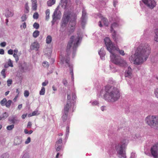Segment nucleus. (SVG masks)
<instances>
[{"instance_id":"a18cd8bd","label":"nucleus","mask_w":158,"mask_h":158,"mask_svg":"<svg viewBox=\"0 0 158 158\" xmlns=\"http://www.w3.org/2000/svg\"><path fill=\"white\" fill-rule=\"evenodd\" d=\"M6 70L5 69H3L2 70L1 72V74L2 75V76H3V77L4 78H5L6 77V74H5V72H6Z\"/></svg>"},{"instance_id":"39448f33","label":"nucleus","mask_w":158,"mask_h":158,"mask_svg":"<svg viewBox=\"0 0 158 158\" xmlns=\"http://www.w3.org/2000/svg\"><path fill=\"white\" fill-rule=\"evenodd\" d=\"M70 92H67V103L64 106V110H63V115L62 119L63 121L65 122L67 118L69 110L72 105L74 104V100L76 99V95L75 93H72V99H71V96L70 95Z\"/></svg>"},{"instance_id":"7ed1b4c3","label":"nucleus","mask_w":158,"mask_h":158,"mask_svg":"<svg viewBox=\"0 0 158 158\" xmlns=\"http://www.w3.org/2000/svg\"><path fill=\"white\" fill-rule=\"evenodd\" d=\"M98 95L103 97L108 102H114L119 99L120 94L119 90L117 88L108 85L105 87Z\"/></svg>"},{"instance_id":"58836bf2","label":"nucleus","mask_w":158,"mask_h":158,"mask_svg":"<svg viewBox=\"0 0 158 158\" xmlns=\"http://www.w3.org/2000/svg\"><path fill=\"white\" fill-rule=\"evenodd\" d=\"M14 127V126L13 124L8 126L6 127V129L7 130L11 131L12 130Z\"/></svg>"},{"instance_id":"de8ad7c7","label":"nucleus","mask_w":158,"mask_h":158,"mask_svg":"<svg viewBox=\"0 0 158 158\" xmlns=\"http://www.w3.org/2000/svg\"><path fill=\"white\" fill-rule=\"evenodd\" d=\"M9 155L7 154H4L0 156V158H8Z\"/></svg>"},{"instance_id":"6ab92c4d","label":"nucleus","mask_w":158,"mask_h":158,"mask_svg":"<svg viewBox=\"0 0 158 158\" xmlns=\"http://www.w3.org/2000/svg\"><path fill=\"white\" fill-rule=\"evenodd\" d=\"M31 50H37L39 48V44L37 42H35L31 44L30 47Z\"/></svg>"},{"instance_id":"4c0bfd02","label":"nucleus","mask_w":158,"mask_h":158,"mask_svg":"<svg viewBox=\"0 0 158 158\" xmlns=\"http://www.w3.org/2000/svg\"><path fill=\"white\" fill-rule=\"evenodd\" d=\"M6 101V98H4L0 101V104L2 106L5 105Z\"/></svg>"},{"instance_id":"393cba45","label":"nucleus","mask_w":158,"mask_h":158,"mask_svg":"<svg viewBox=\"0 0 158 158\" xmlns=\"http://www.w3.org/2000/svg\"><path fill=\"white\" fill-rule=\"evenodd\" d=\"M56 0H49L47 2L48 5L49 6H51L55 3Z\"/></svg>"},{"instance_id":"8fccbe9b","label":"nucleus","mask_w":158,"mask_h":158,"mask_svg":"<svg viewBox=\"0 0 158 158\" xmlns=\"http://www.w3.org/2000/svg\"><path fill=\"white\" fill-rule=\"evenodd\" d=\"M7 82L8 86H9L12 84V81L11 79H9L7 81Z\"/></svg>"},{"instance_id":"20e7f679","label":"nucleus","mask_w":158,"mask_h":158,"mask_svg":"<svg viewBox=\"0 0 158 158\" xmlns=\"http://www.w3.org/2000/svg\"><path fill=\"white\" fill-rule=\"evenodd\" d=\"M80 43V38L77 35H73L70 38L67 47L66 51L68 54L70 52H72L73 57L75 54L77 49Z\"/></svg>"},{"instance_id":"a878e982","label":"nucleus","mask_w":158,"mask_h":158,"mask_svg":"<svg viewBox=\"0 0 158 158\" xmlns=\"http://www.w3.org/2000/svg\"><path fill=\"white\" fill-rule=\"evenodd\" d=\"M52 40V37L49 35H48L46 38V42L48 44H49L51 43Z\"/></svg>"},{"instance_id":"603ef678","label":"nucleus","mask_w":158,"mask_h":158,"mask_svg":"<svg viewBox=\"0 0 158 158\" xmlns=\"http://www.w3.org/2000/svg\"><path fill=\"white\" fill-rule=\"evenodd\" d=\"M22 21L23 22L24 21L27 19V17L26 15H23L21 17Z\"/></svg>"},{"instance_id":"0eeeda50","label":"nucleus","mask_w":158,"mask_h":158,"mask_svg":"<svg viewBox=\"0 0 158 158\" xmlns=\"http://www.w3.org/2000/svg\"><path fill=\"white\" fill-rule=\"evenodd\" d=\"M145 121L151 127L158 129V116L148 115L145 118Z\"/></svg>"},{"instance_id":"a19ab883","label":"nucleus","mask_w":158,"mask_h":158,"mask_svg":"<svg viewBox=\"0 0 158 158\" xmlns=\"http://www.w3.org/2000/svg\"><path fill=\"white\" fill-rule=\"evenodd\" d=\"M155 34L154 40L155 41L158 42V31H156L155 32Z\"/></svg>"},{"instance_id":"6e6552de","label":"nucleus","mask_w":158,"mask_h":158,"mask_svg":"<svg viewBox=\"0 0 158 158\" xmlns=\"http://www.w3.org/2000/svg\"><path fill=\"white\" fill-rule=\"evenodd\" d=\"M125 147L118 144L115 147V148L120 158H126L125 156Z\"/></svg>"},{"instance_id":"5fc2aeb1","label":"nucleus","mask_w":158,"mask_h":158,"mask_svg":"<svg viewBox=\"0 0 158 158\" xmlns=\"http://www.w3.org/2000/svg\"><path fill=\"white\" fill-rule=\"evenodd\" d=\"M48 81H45L44 82H43L42 83V85L43 86H45L47 85L48 84Z\"/></svg>"},{"instance_id":"e433bc0d","label":"nucleus","mask_w":158,"mask_h":158,"mask_svg":"<svg viewBox=\"0 0 158 158\" xmlns=\"http://www.w3.org/2000/svg\"><path fill=\"white\" fill-rule=\"evenodd\" d=\"M55 148L56 151L57 152L59 151L60 150H61L62 148V145H55Z\"/></svg>"},{"instance_id":"aec40b11","label":"nucleus","mask_w":158,"mask_h":158,"mask_svg":"<svg viewBox=\"0 0 158 158\" xmlns=\"http://www.w3.org/2000/svg\"><path fill=\"white\" fill-rule=\"evenodd\" d=\"M98 54L99 55L101 59L102 60H104L105 59L104 56L106 54V52L104 50L103 48H102L100 49V51L98 52Z\"/></svg>"},{"instance_id":"2f4dec72","label":"nucleus","mask_w":158,"mask_h":158,"mask_svg":"<svg viewBox=\"0 0 158 158\" xmlns=\"http://www.w3.org/2000/svg\"><path fill=\"white\" fill-rule=\"evenodd\" d=\"M9 116V114L8 113L5 112L2 113V117L3 119L6 118Z\"/></svg>"},{"instance_id":"6e6d98bb","label":"nucleus","mask_w":158,"mask_h":158,"mask_svg":"<svg viewBox=\"0 0 158 158\" xmlns=\"http://www.w3.org/2000/svg\"><path fill=\"white\" fill-rule=\"evenodd\" d=\"M98 102L97 101H94L92 103V105L93 106L98 105Z\"/></svg>"},{"instance_id":"dca6fc26","label":"nucleus","mask_w":158,"mask_h":158,"mask_svg":"<svg viewBox=\"0 0 158 158\" xmlns=\"http://www.w3.org/2000/svg\"><path fill=\"white\" fill-rule=\"evenodd\" d=\"M125 76L126 77H127L129 78H131L132 76V70L129 66L128 67L127 69L125 71Z\"/></svg>"},{"instance_id":"f8f14e48","label":"nucleus","mask_w":158,"mask_h":158,"mask_svg":"<svg viewBox=\"0 0 158 158\" xmlns=\"http://www.w3.org/2000/svg\"><path fill=\"white\" fill-rule=\"evenodd\" d=\"M152 156L155 158L157 157L158 155V146L156 145H153L151 149Z\"/></svg>"},{"instance_id":"338daca9","label":"nucleus","mask_w":158,"mask_h":158,"mask_svg":"<svg viewBox=\"0 0 158 158\" xmlns=\"http://www.w3.org/2000/svg\"><path fill=\"white\" fill-rule=\"evenodd\" d=\"M63 83L65 85H67V81L65 79H64L63 80Z\"/></svg>"},{"instance_id":"79ce46f5","label":"nucleus","mask_w":158,"mask_h":158,"mask_svg":"<svg viewBox=\"0 0 158 158\" xmlns=\"http://www.w3.org/2000/svg\"><path fill=\"white\" fill-rule=\"evenodd\" d=\"M29 95V91L27 90H25L24 92V96L26 97H27Z\"/></svg>"},{"instance_id":"ea45409f","label":"nucleus","mask_w":158,"mask_h":158,"mask_svg":"<svg viewBox=\"0 0 158 158\" xmlns=\"http://www.w3.org/2000/svg\"><path fill=\"white\" fill-rule=\"evenodd\" d=\"M13 56L15 59V60L16 62L17 63L18 62V61H19V56L17 55V54H16L15 53H14L13 54Z\"/></svg>"},{"instance_id":"1a4fd4ad","label":"nucleus","mask_w":158,"mask_h":158,"mask_svg":"<svg viewBox=\"0 0 158 158\" xmlns=\"http://www.w3.org/2000/svg\"><path fill=\"white\" fill-rule=\"evenodd\" d=\"M63 62V64H64V63H66L68 65V67H70V73L72 75V79L73 81L74 80V76L73 73V69H72V65H71L69 64V58H67L66 59L65 58H63L61 60Z\"/></svg>"},{"instance_id":"69168bd1","label":"nucleus","mask_w":158,"mask_h":158,"mask_svg":"<svg viewBox=\"0 0 158 158\" xmlns=\"http://www.w3.org/2000/svg\"><path fill=\"white\" fill-rule=\"evenodd\" d=\"M4 51L3 49H0V54L3 55L4 54Z\"/></svg>"},{"instance_id":"ddd939ff","label":"nucleus","mask_w":158,"mask_h":158,"mask_svg":"<svg viewBox=\"0 0 158 158\" xmlns=\"http://www.w3.org/2000/svg\"><path fill=\"white\" fill-rule=\"evenodd\" d=\"M60 12L57 10H56L54 12L52 15V25H53L56 20L59 19L58 16L59 15Z\"/></svg>"},{"instance_id":"bb28decb","label":"nucleus","mask_w":158,"mask_h":158,"mask_svg":"<svg viewBox=\"0 0 158 158\" xmlns=\"http://www.w3.org/2000/svg\"><path fill=\"white\" fill-rule=\"evenodd\" d=\"M13 15V13L10 11L9 10L7 11L6 14L5 15V16L7 17L8 18L9 17L12 16Z\"/></svg>"},{"instance_id":"0e129e2a","label":"nucleus","mask_w":158,"mask_h":158,"mask_svg":"<svg viewBox=\"0 0 158 158\" xmlns=\"http://www.w3.org/2000/svg\"><path fill=\"white\" fill-rule=\"evenodd\" d=\"M118 3V1L117 0H114L113 1V5L114 7L116 6V5Z\"/></svg>"},{"instance_id":"f3484780","label":"nucleus","mask_w":158,"mask_h":158,"mask_svg":"<svg viewBox=\"0 0 158 158\" xmlns=\"http://www.w3.org/2000/svg\"><path fill=\"white\" fill-rule=\"evenodd\" d=\"M128 143L129 140L128 138L127 137H125L122 139L120 143L119 144L126 147Z\"/></svg>"},{"instance_id":"a211bd4d","label":"nucleus","mask_w":158,"mask_h":158,"mask_svg":"<svg viewBox=\"0 0 158 158\" xmlns=\"http://www.w3.org/2000/svg\"><path fill=\"white\" fill-rule=\"evenodd\" d=\"M99 26L100 27H102V24H101V23H102L104 25L106 26H107L108 25L109 23L107 19L105 18H102V19L101 21L99 22Z\"/></svg>"},{"instance_id":"423d86ee","label":"nucleus","mask_w":158,"mask_h":158,"mask_svg":"<svg viewBox=\"0 0 158 158\" xmlns=\"http://www.w3.org/2000/svg\"><path fill=\"white\" fill-rule=\"evenodd\" d=\"M75 16V19H76L77 15L74 13L70 12H65L63 15V17L61 22L60 31H64L66 29L69 21V23H71V20L73 18V16Z\"/></svg>"},{"instance_id":"13d9d810","label":"nucleus","mask_w":158,"mask_h":158,"mask_svg":"<svg viewBox=\"0 0 158 158\" xmlns=\"http://www.w3.org/2000/svg\"><path fill=\"white\" fill-rule=\"evenodd\" d=\"M23 27L24 29L26 28V24L25 22L23 23L22 25L21 26V27Z\"/></svg>"},{"instance_id":"680f3d73","label":"nucleus","mask_w":158,"mask_h":158,"mask_svg":"<svg viewBox=\"0 0 158 158\" xmlns=\"http://www.w3.org/2000/svg\"><path fill=\"white\" fill-rule=\"evenodd\" d=\"M66 135H68L69 133V127H66Z\"/></svg>"},{"instance_id":"052dcab7","label":"nucleus","mask_w":158,"mask_h":158,"mask_svg":"<svg viewBox=\"0 0 158 158\" xmlns=\"http://www.w3.org/2000/svg\"><path fill=\"white\" fill-rule=\"evenodd\" d=\"M135 153L134 152H132L131 154L130 158H135Z\"/></svg>"},{"instance_id":"c03bdc74","label":"nucleus","mask_w":158,"mask_h":158,"mask_svg":"<svg viewBox=\"0 0 158 158\" xmlns=\"http://www.w3.org/2000/svg\"><path fill=\"white\" fill-rule=\"evenodd\" d=\"M8 65L10 67H13L12 61L10 60V59H9L8 61Z\"/></svg>"},{"instance_id":"774afa93","label":"nucleus","mask_w":158,"mask_h":158,"mask_svg":"<svg viewBox=\"0 0 158 158\" xmlns=\"http://www.w3.org/2000/svg\"><path fill=\"white\" fill-rule=\"evenodd\" d=\"M101 109L102 111H103L106 110V107L104 106H102L101 107Z\"/></svg>"},{"instance_id":"c756f323","label":"nucleus","mask_w":158,"mask_h":158,"mask_svg":"<svg viewBox=\"0 0 158 158\" xmlns=\"http://www.w3.org/2000/svg\"><path fill=\"white\" fill-rule=\"evenodd\" d=\"M50 10L49 9H47L46 11V19L48 20L49 18Z\"/></svg>"},{"instance_id":"b1692460","label":"nucleus","mask_w":158,"mask_h":158,"mask_svg":"<svg viewBox=\"0 0 158 158\" xmlns=\"http://www.w3.org/2000/svg\"><path fill=\"white\" fill-rule=\"evenodd\" d=\"M39 114L38 113V111L37 110H35L33 112L31 113H30L28 114V116L29 117H32L33 116L37 115Z\"/></svg>"},{"instance_id":"3c124183","label":"nucleus","mask_w":158,"mask_h":158,"mask_svg":"<svg viewBox=\"0 0 158 158\" xmlns=\"http://www.w3.org/2000/svg\"><path fill=\"white\" fill-rule=\"evenodd\" d=\"M154 93L155 96L158 98V89H157L155 90Z\"/></svg>"},{"instance_id":"4be33fe9","label":"nucleus","mask_w":158,"mask_h":158,"mask_svg":"<svg viewBox=\"0 0 158 158\" xmlns=\"http://www.w3.org/2000/svg\"><path fill=\"white\" fill-rule=\"evenodd\" d=\"M86 15V11L83 10L82 11V14L81 17V24L83 26V25L85 24V16Z\"/></svg>"},{"instance_id":"72a5a7b5","label":"nucleus","mask_w":158,"mask_h":158,"mask_svg":"<svg viewBox=\"0 0 158 158\" xmlns=\"http://www.w3.org/2000/svg\"><path fill=\"white\" fill-rule=\"evenodd\" d=\"M118 26V24L116 22H114L113 24H111V29H114V28L117 27Z\"/></svg>"},{"instance_id":"7c9ffc66","label":"nucleus","mask_w":158,"mask_h":158,"mask_svg":"<svg viewBox=\"0 0 158 158\" xmlns=\"http://www.w3.org/2000/svg\"><path fill=\"white\" fill-rule=\"evenodd\" d=\"M12 103V101L11 100H9L8 101H6L5 106L7 108H9Z\"/></svg>"},{"instance_id":"864d4df0","label":"nucleus","mask_w":158,"mask_h":158,"mask_svg":"<svg viewBox=\"0 0 158 158\" xmlns=\"http://www.w3.org/2000/svg\"><path fill=\"white\" fill-rule=\"evenodd\" d=\"M31 141V138L30 137L27 138V140L25 142L26 144H27L29 143Z\"/></svg>"},{"instance_id":"412c9836","label":"nucleus","mask_w":158,"mask_h":158,"mask_svg":"<svg viewBox=\"0 0 158 158\" xmlns=\"http://www.w3.org/2000/svg\"><path fill=\"white\" fill-rule=\"evenodd\" d=\"M32 9L33 10H36L37 9V2L36 0H32Z\"/></svg>"},{"instance_id":"f03ea898","label":"nucleus","mask_w":158,"mask_h":158,"mask_svg":"<svg viewBox=\"0 0 158 158\" xmlns=\"http://www.w3.org/2000/svg\"><path fill=\"white\" fill-rule=\"evenodd\" d=\"M104 41L107 50L111 53V60L116 64L123 67L127 66V64L126 62L121 59L120 56L115 55L114 53L115 51H118L122 55L124 56L125 55L124 51L123 50H120L117 47L114 46L109 38H106Z\"/></svg>"},{"instance_id":"c9c22d12","label":"nucleus","mask_w":158,"mask_h":158,"mask_svg":"<svg viewBox=\"0 0 158 158\" xmlns=\"http://www.w3.org/2000/svg\"><path fill=\"white\" fill-rule=\"evenodd\" d=\"M45 93V88L44 87H43L40 91V95H44Z\"/></svg>"},{"instance_id":"f704fd0d","label":"nucleus","mask_w":158,"mask_h":158,"mask_svg":"<svg viewBox=\"0 0 158 158\" xmlns=\"http://www.w3.org/2000/svg\"><path fill=\"white\" fill-rule=\"evenodd\" d=\"M25 12L26 13H28L29 11V8L28 6V3H26L25 5Z\"/></svg>"},{"instance_id":"473e14b6","label":"nucleus","mask_w":158,"mask_h":158,"mask_svg":"<svg viewBox=\"0 0 158 158\" xmlns=\"http://www.w3.org/2000/svg\"><path fill=\"white\" fill-rule=\"evenodd\" d=\"M21 158H30V156L28 153L25 152L22 156Z\"/></svg>"},{"instance_id":"c85d7f7f","label":"nucleus","mask_w":158,"mask_h":158,"mask_svg":"<svg viewBox=\"0 0 158 158\" xmlns=\"http://www.w3.org/2000/svg\"><path fill=\"white\" fill-rule=\"evenodd\" d=\"M39 31H38L36 30L34 32L33 36L34 38H36L39 35Z\"/></svg>"},{"instance_id":"5701e85b","label":"nucleus","mask_w":158,"mask_h":158,"mask_svg":"<svg viewBox=\"0 0 158 158\" xmlns=\"http://www.w3.org/2000/svg\"><path fill=\"white\" fill-rule=\"evenodd\" d=\"M111 32L112 33V37L115 41H117V36H116V32L113 29H110Z\"/></svg>"},{"instance_id":"9d476101","label":"nucleus","mask_w":158,"mask_h":158,"mask_svg":"<svg viewBox=\"0 0 158 158\" xmlns=\"http://www.w3.org/2000/svg\"><path fill=\"white\" fill-rule=\"evenodd\" d=\"M72 20H71V23H69V32L71 33L73 32L75 29V26L76 24V19H75V16L74 15L73 16V18L72 19Z\"/></svg>"},{"instance_id":"09e8293b","label":"nucleus","mask_w":158,"mask_h":158,"mask_svg":"<svg viewBox=\"0 0 158 158\" xmlns=\"http://www.w3.org/2000/svg\"><path fill=\"white\" fill-rule=\"evenodd\" d=\"M43 65L44 67L48 68L49 66V63L47 61H44L43 63Z\"/></svg>"},{"instance_id":"37998d69","label":"nucleus","mask_w":158,"mask_h":158,"mask_svg":"<svg viewBox=\"0 0 158 158\" xmlns=\"http://www.w3.org/2000/svg\"><path fill=\"white\" fill-rule=\"evenodd\" d=\"M33 27L36 29H38L39 28L40 25L38 23H35L33 24Z\"/></svg>"},{"instance_id":"bf43d9fd","label":"nucleus","mask_w":158,"mask_h":158,"mask_svg":"<svg viewBox=\"0 0 158 158\" xmlns=\"http://www.w3.org/2000/svg\"><path fill=\"white\" fill-rule=\"evenodd\" d=\"M13 50L11 49H10L8 50V54L10 55H12L13 54Z\"/></svg>"},{"instance_id":"2eb2a0df","label":"nucleus","mask_w":158,"mask_h":158,"mask_svg":"<svg viewBox=\"0 0 158 158\" xmlns=\"http://www.w3.org/2000/svg\"><path fill=\"white\" fill-rule=\"evenodd\" d=\"M141 139L142 137L139 134L132 135L131 138V139L132 140L139 141L140 142L142 141V140Z\"/></svg>"},{"instance_id":"9b49d317","label":"nucleus","mask_w":158,"mask_h":158,"mask_svg":"<svg viewBox=\"0 0 158 158\" xmlns=\"http://www.w3.org/2000/svg\"><path fill=\"white\" fill-rule=\"evenodd\" d=\"M143 2L149 8L152 9L156 5V3L154 0H142Z\"/></svg>"},{"instance_id":"4d7b16f0","label":"nucleus","mask_w":158,"mask_h":158,"mask_svg":"<svg viewBox=\"0 0 158 158\" xmlns=\"http://www.w3.org/2000/svg\"><path fill=\"white\" fill-rule=\"evenodd\" d=\"M6 45V42H3L0 43V45L2 47H4Z\"/></svg>"},{"instance_id":"49530a36","label":"nucleus","mask_w":158,"mask_h":158,"mask_svg":"<svg viewBox=\"0 0 158 158\" xmlns=\"http://www.w3.org/2000/svg\"><path fill=\"white\" fill-rule=\"evenodd\" d=\"M39 17V14L38 13L35 12L33 15V18L34 19H37Z\"/></svg>"},{"instance_id":"cd10ccee","label":"nucleus","mask_w":158,"mask_h":158,"mask_svg":"<svg viewBox=\"0 0 158 158\" xmlns=\"http://www.w3.org/2000/svg\"><path fill=\"white\" fill-rule=\"evenodd\" d=\"M62 138H60L56 142L55 145L62 146Z\"/></svg>"},{"instance_id":"4468645a","label":"nucleus","mask_w":158,"mask_h":158,"mask_svg":"<svg viewBox=\"0 0 158 158\" xmlns=\"http://www.w3.org/2000/svg\"><path fill=\"white\" fill-rule=\"evenodd\" d=\"M8 120L13 124H17L19 122V120L16 115H12L10 117Z\"/></svg>"},{"instance_id":"e2e57ef3","label":"nucleus","mask_w":158,"mask_h":158,"mask_svg":"<svg viewBox=\"0 0 158 158\" xmlns=\"http://www.w3.org/2000/svg\"><path fill=\"white\" fill-rule=\"evenodd\" d=\"M32 125L31 123V122H28L27 125V127L28 128H31Z\"/></svg>"},{"instance_id":"f257e3e1","label":"nucleus","mask_w":158,"mask_h":158,"mask_svg":"<svg viewBox=\"0 0 158 158\" xmlns=\"http://www.w3.org/2000/svg\"><path fill=\"white\" fill-rule=\"evenodd\" d=\"M151 48L148 44H141L137 48L135 53L129 58V60L137 65L146 61L150 53Z\"/></svg>"}]
</instances>
